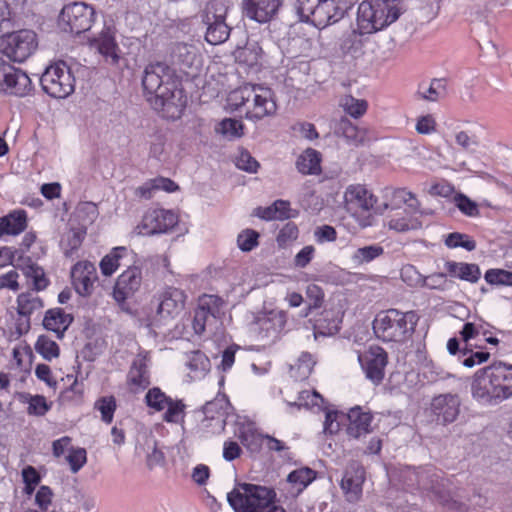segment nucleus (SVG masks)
<instances>
[{
    "label": "nucleus",
    "mask_w": 512,
    "mask_h": 512,
    "mask_svg": "<svg viewBox=\"0 0 512 512\" xmlns=\"http://www.w3.org/2000/svg\"><path fill=\"white\" fill-rule=\"evenodd\" d=\"M387 226L390 230H394L398 233H405L409 231H415L422 227V221L420 216L413 214L395 215L391 217Z\"/></svg>",
    "instance_id": "40"
},
{
    "label": "nucleus",
    "mask_w": 512,
    "mask_h": 512,
    "mask_svg": "<svg viewBox=\"0 0 512 512\" xmlns=\"http://www.w3.org/2000/svg\"><path fill=\"white\" fill-rule=\"evenodd\" d=\"M490 328L491 325L481 318H475L472 321H467L459 331L460 340L468 346L469 342L478 336L482 335L483 337H486L490 334Z\"/></svg>",
    "instance_id": "38"
},
{
    "label": "nucleus",
    "mask_w": 512,
    "mask_h": 512,
    "mask_svg": "<svg viewBox=\"0 0 512 512\" xmlns=\"http://www.w3.org/2000/svg\"><path fill=\"white\" fill-rule=\"evenodd\" d=\"M385 198V208H399L402 205H407L413 212L420 209V202L416 195L406 188H385L383 191Z\"/></svg>",
    "instance_id": "24"
},
{
    "label": "nucleus",
    "mask_w": 512,
    "mask_h": 512,
    "mask_svg": "<svg viewBox=\"0 0 512 512\" xmlns=\"http://www.w3.org/2000/svg\"><path fill=\"white\" fill-rule=\"evenodd\" d=\"M234 55L236 62L248 71L257 72L262 66L263 50L258 44L238 48Z\"/></svg>",
    "instance_id": "31"
},
{
    "label": "nucleus",
    "mask_w": 512,
    "mask_h": 512,
    "mask_svg": "<svg viewBox=\"0 0 512 512\" xmlns=\"http://www.w3.org/2000/svg\"><path fill=\"white\" fill-rule=\"evenodd\" d=\"M26 402L28 404L27 413L34 416H44L52 405L43 395H28Z\"/></svg>",
    "instance_id": "55"
},
{
    "label": "nucleus",
    "mask_w": 512,
    "mask_h": 512,
    "mask_svg": "<svg viewBox=\"0 0 512 512\" xmlns=\"http://www.w3.org/2000/svg\"><path fill=\"white\" fill-rule=\"evenodd\" d=\"M297 11L301 19L322 29L344 17V7L336 0H297Z\"/></svg>",
    "instance_id": "6"
},
{
    "label": "nucleus",
    "mask_w": 512,
    "mask_h": 512,
    "mask_svg": "<svg viewBox=\"0 0 512 512\" xmlns=\"http://www.w3.org/2000/svg\"><path fill=\"white\" fill-rule=\"evenodd\" d=\"M66 460L73 473H77L87 462V452L81 447H71Z\"/></svg>",
    "instance_id": "61"
},
{
    "label": "nucleus",
    "mask_w": 512,
    "mask_h": 512,
    "mask_svg": "<svg viewBox=\"0 0 512 512\" xmlns=\"http://www.w3.org/2000/svg\"><path fill=\"white\" fill-rule=\"evenodd\" d=\"M365 481V470L358 463L350 464L341 480V488L349 502H356L362 495V486Z\"/></svg>",
    "instance_id": "20"
},
{
    "label": "nucleus",
    "mask_w": 512,
    "mask_h": 512,
    "mask_svg": "<svg viewBox=\"0 0 512 512\" xmlns=\"http://www.w3.org/2000/svg\"><path fill=\"white\" fill-rule=\"evenodd\" d=\"M116 400L113 396L101 397L95 402V409L100 411L103 422L110 424L116 410Z\"/></svg>",
    "instance_id": "56"
},
{
    "label": "nucleus",
    "mask_w": 512,
    "mask_h": 512,
    "mask_svg": "<svg viewBox=\"0 0 512 512\" xmlns=\"http://www.w3.org/2000/svg\"><path fill=\"white\" fill-rule=\"evenodd\" d=\"M130 256L129 250L124 246H118L111 249L100 261L99 267L103 276H112L120 267L129 266L127 258Z\"/></svg>",
    "instance_id": "29"
},
{
    "label": "nucleus",
    "mask_w": 512,
    "mask_h": 512,
    "mask_svg": "<svg viewBox=\"0 0 512 512\" xmlns=\"http://www.w3.org/2000/svg\"><path fill=\"white\" fill-rule=\"evenodd\" d=\"M170 63L183 74L187 80H193L198 77L203 70V57L200 50L188 43H176L170 51Z\"/></svg>",
    "instance_id": "9"
},
{
    "label": "nucleus",
    "mask_w": 512,
    "mask_h": 512,
    "mask_svg": "<svg viewBox=\"0 0 512 512\" xmlns=\"http://www.w3.org/2000/svg\"><path fill=\"white\" fill-rule=\"evenodd\" d=\"M227 103L232 110H242L249 120H261L277 110L274 92L260 84L247 83L231 91Z\"/></svg>",
    "instance_id": "2"
},
{
    "label": "nucleus",
    "mask_w": 512,
    "mask_h": 512,
    "mask_svg": "<svg viewBox=\"0 0 512 512\" xmlns=\"http://www.w3.org/2000/svg\"><path fill=\"white\" fill-rule=\"evenodd\" d=\"M401 279L410 287H420L423 288V284L425 283V276H423L415 266L413 265H405L402 267Z\"/></svg>",
    "instance_id": "59"
},
{
    "label": "nucleus",
    "mask_w": 512,
    "mask_h": 512,
    "mask_svg": "<svg viewBox=\"0 0 512 512\" xmlns=\"http://www.w3.org/2000/svg\"><path fill=\"white\" fill-rule=\"evenodd\" d=\"M37 48L38 37L32 30L22 29L0 37V53L14 62H24Z\"/></svg>",
    "instance_id": "7"
},
{
    "label": "nucleus",
    "mask_w": 512,
    "mask_h": 512,
    "mask_svg": "<svg viewBox=\"0 0 512 512\" xmlns=\"http://www.w3.org/2000/svg\"><path fill=\"white\" fill-rule=\"evenodd\" d=\"M229 505L235 512H286L277 504V494L273 488L240 483L227 495Z\"/></svg>",
    "instance_id": "3"
},
{
    "label": "nucleus",
    "mask_w": 512,
    "mask_h": 512,
    "mask_svg": "<svg viewBox=\"0 0 512 512\" xmlns=\"http://www.w3.org/2000/svg\"><path fill=\"white\" fill-rule=\"evenodd\" d=\"M94 20V7L84 2H73L62 8L58 21L64 31L78 35L88 31Z\"/></svg>",
    "instance_id": "10"
},
{
    "label": "nucleus",
    "mask_w": 512,
    "mask_h": 512,
    "mask_svg": "<svg viewBox=\"0 0 512 512\" xmlns=\"http://www.w3.org/2000/svg\"><path fill=\"white\" fill-rule=\"evenodd\" d=\"M171 397L167 396L160 388L153 387L148 390L145 401L148 407L157 412L165 410Z\"/></svg>",
    "instance_id": "53"
},
{
    "label": "nucleus",
    "mask_w": 512,
    "mask_h": 512,
    "mask_svg": "<svg viewBox=\"0 0 512 512\" xmlns=\"http://www.w3.org/2000/svg\"><path fill=\"white\" fill-rule=\"evenodd\" d=\"M243 129L244 125L242 121L226 118L219 123L217 130L228 138H237L243 135Z\"/></svg>",
    "instance_id": "58"
},
{
    "label": "nucleus",
    "mask_w": 512,
    "mask_h": 512,
    "mask_svg": "<svg viewBox=\"0 0 512 512\" xmlns=\"http://www.w3.org/2000/svg\"><path fill=\"white\" fill-rule=\"evenodd\" d=\"M500 403L512 397V365L501 361L491 364Z\"/></svg>",
    "instance_id": "25"
},
{
    "label": "nucleus",
    "mask_w": 512,
    "mask_h": 512,
    "mask_svg": "<svg viewBox=\"0 0 512 512\" xmlns=\"http://www.w3.org/2000/svg\"><path fill=\"white\" fill-rule=\"evenodd\" d=\"M298 235V226L294 222H288L280 229L276 240L280 247H285L295 241Z\"/></svg>",
    "instance_id": "62"
},
{
    "label": "nucleus",
    "mask_w": 512,
    "mask_h": 512,
    "mask_svg": "<svg viewBox=\"0 0 512 512\" xmlns=\"http://www.w3.org/2000/svg\"><path fill=\"white\" fill-rule=\"evenodd\" d=\"M207 25L205 39L209 44L218 45L225 42L230 35V27L225 20L204 22Z\"/></svg>",
    "instance_id": "43"
},
{
    "label": "nucleus",
    "mask_w": 512,
    "mask_h": 512,
    "mask_svg": "<svg viewBox=\"0 0 512 512\" xmlns=\"http://www.w3.org/2000/svg\"><path fill=\"white\" fill-rule=\"evenodd\" d=\"M0 239L4 236H17L27 228V213L23 209L11 211L0 217Z\"/></svg>",
    "instance_id": "28"
},
{
    "label": "nucleus",
    "mask_w": 512,
    "mask_h": 512,
    "mask_svg": "<svg viewBox=\"0 0 512 512\" xmlns=\"http://www.w3.org/2000/svg\"><path fill=\"white\" fill-rule=\"evenodd\" d=\"M177 223L178 216L173 211L153 208L145 212L137 229L139 234L154 235L168 232L174 228Z\"/></svg>",
    "instance_id": "14"
},
{
    "label": "nucleus",
    "mask_w": 512,
    "mask_h": 512,
    "mask_svg": "<svg viewBox=\"0 0 512 512\" xmlns=\"http://www.w3.org/2000/svg\"><path fill=\"white\" fill-rule=\"evenodd\" d=\"M53 499V491L49 486L42 485L36 492L35 504L39 507L41 512H47Z\"/></svg>",
    "instance_id": "64"
},
{
    "label": "nucleus",
    "mask_w": 512,
    "mask_h": 512,
    "mask_svg": "<svg viewBox=\"0 0 512 512\" xmlns=\"http://www.w3.org/2000/svg\"><path fill=\"white\" fill-rule=\"evenodd\" d=\"M186 298L183 290L172 286L164 287L154 296L157 314L161 318H176L184 310Z\"/></svg>",
    "instance_id": "15"
},
{
    "label": "nucleus",
    "mask_w": 512,
    "mask_h": 512,
    "mask_svg": "<svg viewBox=\"0 0 512 512\" xmlns=\"http://www.w3.org/2000/svg\"><path fill=\"white\" fill-rule=\"evenodd\" d=\"M447 85V79L434 78L430 82H421L417 93L424 100L436 102L447 95Z\"/></svg>",
    "instance_id": "35"
},
{
    "label": "nucleus",
    "mask_w": 512,
    "mask_h": 512,
    "mask_svg": "<svg viewBox=\"0 0 512 512\" xmlns=\"http://www.w3.org/2000/svg\"><path fill=\"white\" fill-rule=\"evenodd\" d=\"M471 395L475 401L482 405L500 403L491 365L475 372L471 382Z\"/></svg>",
    "instance_id": "13"
},
{
    "label": "nucleus",
    "mask_w": 512,
    "mask_h": 512,
    "mask_svg": "<svg viewBox=\"0 0 512 512\" xmlns=\"http://www.w3.org/2000/svg\"><path fill=\"white\" fill-rule=\"evenodd\" d=\"M36 352L45 360L52 361L60 355L59 345L47 335H40L35 343Z\"/></svg>",
    "instance_id": "46"
},
{
    "label": "nucleus",
    "mask_w": 512,
    "mask_h": 512,
    "mask_svg": "<svg viewBox=\"0 0 512 512\" xmlns=\"http://www.w3.org/2000/svg\"><path fill=\"white\" fill-rule=\"evenodd\" d=\"M372 33L362 32L359 27L353 30L343 41L342 50L346 54L358 57L364 53V47L367 42V35Z\"/></svg>",
    "instance_id": "41"
},
{
    "label": "nucleus",
    "mask_w": 512,
    "mask_h": 512,
    "mask_svg": "<svg viewBox=\"0 0 512 512\" xmlns=\"http://www.w3.org/2000/svg\"><path fill=\"white\" fill-rule=\"evenodd\" d=\"M147 353H139L133 360L127 374V384L134 392L146 389L150 385Z\"/></svg>",
    "instance_id": "22"
},
{
    "label": "nucleus",
    "mask_w": 512,
    "mask_h": 512,
    "mask_svg": "<svg viewBox=\"0 0 512 512\" xmlns=\"http://www.w3.org/2000/svg\"><path fill=\"white\" fill-rule=\"evenodd\" d=\"M142 270L138 266L129 265L117 278L113 288V297L118 303H124L140 289Z\"/></svg>",
    "instance_id": "16"
},
{
    "label": "nucleus",
    "mask_w": 512,
    "mask_h": 512,
    "mask_svg": "<svg viewBox=\"0 0 512 512\" xmlns=\"http://www.w3.org/2000/svg\"><path fill=\"white\" fill-rule=\"evenodd\" d=\"M228 405L229 400L226 395L218 394L213 400L205 403L203 406V413L206 418H218L221 420V423L224 424V417L227 414Z\"/></svg>",
    "instance_id": "44"
},
{
    "label": "nucleus",
    "mask_w": 512,
    "mask_h": 512,
    "mask_svg": "<svg viewBox=\"0 0 512 512\" xmlns=\"http://www.w3.org/2000/svg\"><path fill=\"white\" fill-rule=\"evenodd\" d=\"M297 214L298 212L296 210L291 209L290 202L282 199L274 201L270 206H260L254 210V215L265 221H283L294 218Z\"/></svg>",
    "instance_id": "26"
},
{
    "label": "nucleus",
    "mask_w": 512,
    "mask_h": 512,
    "mask_svg": "<svg viewBox=\"0 0 512 512\" xmlns=\"http://www.w3.org/2000/svg\"><path fill=\"white\" fill-rule=\"evenodd\" d=\"M316 477L314 470L304 467L289 473L287 480L298 492L303 491Z\"/></svg>",
    "instance_id": "48"
},
{
    "label": "nucleus",
    "mask_w": 512,
    "mask_h": 512,
    "mask_svg": "<svg viewBox=\"0 0 512 512\" xmlns=\"http://www.w3.org/2000/svg\"><path fill=\"white\" fill-rule=\"evenodd\" d=\"M322 155L313 148H307L297 158V170L303 175H319L321 168Z\"/></svg>",
    "instance_id": "34"
},
{
    "label": "nucleus",
    "mask_w": 512,
    "mask_h": 512,
    "mask_svg": "<svg viewBox=\"0 0 512 512\" xmlns=\"http://www.w3.org/2000/svg\"><path fill=\"white\" fill-rule=\"evenodd\" d=\"M461 401L457 394H440L431 402V412L438 422L452 423L460 413Z\"/></svg>",
    "instance_id": "19"
},
{
    "label": "nucleus",
    "mask_w": 512,
    "mask_h": 512,
    "mask_svg": "<svg viewBox=\"0 0 512 512\" xmlns=\"http://www.w3.org/2000/svg\"><path fill=\"white\" fill-rule=\"evenodd\" d=\"M340 106L345 113L353 118L362 117L368 109V103L364 99H356L351 95H346L340 100Z\"/></svg>",
    "instance_id": "49"
},
{
    "label": "nucleus",
    "mask_w": 512,
    "mask_h": 512,
    "mask_svg": "<svg viewBox=\"0 0 512 512\" xmlns=\"http://www.w3.org/2000/svg\"><path fill=\"white\" fill-rule=\"evenodd\" d=\"M454 203L456 207L468 217H477L480 214L478 205L472 201L468 196L458 193L454 196Z\"/></svg>",
    "instance_id": "60"
},
{
    "label": "nucleus",
    "mask_w": 512,
    "mask_h": 512,
    "mask_svg": "<svg viewBox=\"0 0 512 512\" xmlns=\"http://www.w3.org/2000/svg\"><path fill=\"white\" fill-rule=\"evenodd\" d=\"M72 320V316L65 313L62 308H53L46 312L43 326L56 333L58 338H62Z\"/></svg>",
    "instance_id": "32"
},
{
    "label": "nucleus",
    "mask_w": 512,
    "mask_h": 512,
    "mask_svg": "<svg viewBox=\"0 0 512 512\" xmlns=\"http://www.w3.org/2000/svg\"><path fill=\"white\" fill-rule=\"evenodd\" d=\"M388 359L387 351L378 345H371L358 355L365 377L374 385H379L384 380Z\"/></svg>",
    "instance_id": "12"
},
{
    "label": "nucleus",
    "mask_w": 512,
    "mask_h": 512,
    "mask_svg": "<svg viewBox=\"0 0 512 512\" xmlns=\"http://www.w3.org/2000/svg\"><path fill=\"white\" fill-rule=\"evenodd\" d=\"M186 366L193 378H200L210 370V360L200 350L192 351L187 355Z\"/></svg>",
    "instance_id": "42"
},
{
    "label": "nucleus",
    "mask_w": 512,
    "mask_h": 512,
    "mask_svg": "<svg viewBox=\"0 0 512 512\" xmlns=\"http://www.w3.org/2000/svg\"><path fill=\"white\" fill-rule=\"evenodd\" d=\"M42 89L53 98H66L75 87V79L65 62H56L46 68L40 78Z\"/></svg>",
    "instance_id": "8"
},
{
    "label": "nucleus",
    "mask_w": 512,
    "mask_h": 512,
    "mask_svg": "<svg viewBox=\"0 0 512 512\" xmlns=\"http://www.w3.org/2000/svg\"><path fill=\"white\" fill-rule=\"evenodd\" d=\"M17 268L28 281L32 282L33 289L36 291H42L50 284L44 269L33 262L30 257L24 258L21 263L17 264Z\"/></svg>",
    "instance_id": "30"
},
{
    "label": "nucleus",
    "mask_w": 512,
    "mask_h": 512,
    "mask_svg": "<svg viewBox=\"0 0 512 512\" xmlns=\"http://www.w3.org/2000/svg\"><path fill=\"white\" fill-rule=\"evenodd\" d=\"M298 402L300 406L307 408L320 407L324 398L316 390H303L299 393Z\"/></svg>",
    "instance_id": "63"
},
{
    "label": "nucleus",
    "mask_w": 512,
    "mask_h": 512,
    "mask_svg": "<svg viewBox=\"0 0 512 512\" xmlns=\"http://www.w3.org/2000/svg\"><path fill=\"white\" fill-rule=\"evenodd\" d=\"M418 320L414 311L388 309L377 314L373 321V331L383 342L404 343L412 337Z\"/></svg>",
    "instance_id": "5"
},
{
    "label": "nucleus",
    "mask_w": 512,
    "mask_h": 512,
    "mask_svg": "<svg viewBox=\"0 0 512 512\" xmlns=\"http://www.w3.org/2000/svg\"><path fill=\"white\" fill-rule=\"evenodd\" d=\"M32 90V81L26 72L0 58V91L9 95L24 97Z\"/></svg>",
    "instance_id": "11"
},
{
    "label": "nucleus",
    "mask_w": 512,
    "mask_h": 512,
    "mask_svg": "<svg viewBox=\"0 0 512 512\" xmlns=\"http://www.w3.org/2000/svg\"><path fill=\"white\" fill-rule=\"evenodd\" d=\"M282 3V0H243L242 9L247 18L264 24L276 17Z\"/></svg>",
    "instance_id": "18"
},
{
    "label": "nucleus",
    "mask_w": 512,
    "mask_h": 512,
    "mask_svg": "<svg viewBox=\"0 0 512 512\" xmlns=\"http://www.w3.org/2000/svg\"><path fill=\"white\" fill-rule=\"evenodd\" d=\"M86 228L76 227L71 228L64 233L60 240V246L66 257H73L77 250L81 247L85 237Z\"/></svg>",
    "instance_id": "37"
},
{
    "label": "nucleus",
    "mask_w": 512,
    "mask_h": 512,
    "mask_svg": "<svg viewBox=\"0 0 512 512\" xmlns=\"http://www.w3.org/2000/svg\"><path fill=\"white\" fill-rule=\"evenodd\" d=\"M241 444L252 454L259 453L264 447L266 435L256 430L248 429L241 431L238 436Z\"/></svg>",
    "instance_id": "45"
},
{
    "label": "nucleus",
    "mask_w": 512,
    "mask_h": 512,
    "mask_svg": "<svg viewBox=\"0 0 512 512\" xmlns=\"http://www.w3.org/2000/svg\"><path fill=\"white\" fill-rule=\"evenodd\" d=\"M446 275L451 278L476 283L481 277V270L477 264L446 261L444 264Z\"/></svg>",
    "instance_id": "27"
},
{
    "label": "nucleus",
    "mask_w": 512,
    "mask_h": 512,
    "mask_svg": "<svg viewBox=\"0 0 512 512\" xmlns=\"http://www.w3.org/2000/svg\"><path fill=\"white\" fill-rule=\"evenodd\" d=\"M445 245L452 249L461 247L467 251H473L476 248V241L467 234L452 232L446 236Z\"/></svg>",
    "instance_id": "51"
},
{
    "label": "nucleus",
    "mask_w": 512,
    "mask_h": 512,
    "mask_svg": "<svg viewBox=\"0 0 512 512\" xmlns=\"http://www.w3.org/2000/svg\"><path fill=\"white\" fill-rule=\"evenodd\" d=\"M17 313L21 317H28L43 308L42 299L33 292H23L17 296Z\"/></svg>",
    "instance_id": "39"
},
{
    "label": "nucleus",
    "mask_w": 512,
    "mask_h": 512,
    "mask_svg": "<svg viewBox=\"0 0 512 512\" xmlns=\"http://www.w3.org/2000/svg\"><path fill=\"white\" fill-rule=\"evenodd\" d=\"M228 0H211L203 12V22L226 20Z\"/></svg>",
    "instance_id": "47"
},
{
    "label": "nucleus",
    "mask_w": 512,
    "mask_h": 512,
    "mask_svg": "<svg viewBox=\"0 0 512 512\" xmlns=\"http://www.w3.org/2000/svg\"><path fill=\"white\" fill-rule=\"evenodd\" d=\"M142 86L151 97L148 101L155 110H161L172 118H179L186 107L187 97L181 80L168 65L157 62L146 66Z\"/></svg>",
    "instance_id": "1"
},
{
    "label": "nucleus",
    "mask_w": 512,
    "mask_h": 512,
    "mask_svg": "<svg viewBox=\"0 0 512 512\" xmlns=\"http://www.w3.org/2000/svg\"><path fill=\"white\" fill-rule=\"evenodd\" d=\"M336 133L343 136L347 143L360 146L367 140V130L354 125L348 118L341 117L336 124Z\"/></svg>",
    "instance_id": "33"
},
{
    "label": "nucleus",
    "mask_w": 512,
    "mask_h": 512,
    "mask_svg": "<svg viewBox=\"0 0 512 512\" xmlns=\"http://www.w3.org/2000/svg\"><path fill=\"white\" fill-rule=\"evenodd\" d=\"M402 13V0H364L358 7L357 26L374 34L396 22Z\"/></svg>",
    "instance_id": "4"
},
{
    "label": "nucleus",
    "mask_w": 512,
    "mask_h": 512,
    "mask_svg": "<svg viewBox=\"0 0 512 512\" xmlns=\"http://www.w3.org/2000/svg\"><path fill=\"white\" fill-rule=\"evenodd\" d=\"M347 418L349 423L346 433L349 437L359 439L372 431L373 415L370 411H364L362 407L355 406L349 409Z\"/></svg>",
    "instance_id": "23"
},
{
    "label": "nucleus",
    "mask_w": 512,
    "mask_h": 512,
    "mask_svg": "<svg viewBox=\"0 0 512 512\" xmlns=\"http://www.w3.org/2000/svg\"><path fill=\"white\" fill-rule=\"evenodd\" d=\"M344 200L349 210L357 208L370 211L377 203V197L363 184L349 185L345 190Z\"/></svg>",
    "instance_id": "21"
},
{
    "label": "nucleus",
    "mask_w": 512,
    "mask_h": 512,
    "mask_svg": "<svg viewBox=\"0 0 512 512\" xmlns=\"http://www.w3.org/2000/svg\"><path fill=\"white\" fill-rule=\"evenodd\" d=\"M260 234L254 229H244L237 236V246L243 252H250L259 245Z\"/></svg>",
    "instance_id": "54"
},
{
    "label": "nucleus",
    "mask_w": 512,
    "mask_h": 512,
    "mask_svg": "<svg viewBox=\"0 0 512 512\" xmlns=\"http://www.w3.org/2000/svg\"><path fill=\"white\" fill-rule=\"evenodd\" d=\"M71 280L75 291L81 296H90L98 281L95 265L87 260L78 261L71 269Z\"/></svg>",
    "instance_id": "17"
},
{
    "label": "nucleus",
    "mask_w": 512,
    "mask_h": 512,
    "mask_svg": "<svg viewBox=\"0 0 512 512\" xmlns=\"http://www.w3.org/2000/svg\"><path fill=\"white\" fill-rule=\"evenodd\" d=\"M185 408L186 405L182 400L171 398L165 408L166 411L163 415V420L167 423H179L180 421H183L185 417Z\"/></svg>",
    "instance_id": "50"
},
{
    "label": "nucleus",
    "mask_w": 512,
    "mask_h": 512,
    "mask_svg": "<svg viewBox=\"0 0 512 512\" xmlns=\"http://www.w3.org/2000/svg\"><path fill=\"white\" fill-rule=\"evenodd\" d=\"M93 45L106 62L113 65L118 64L120 57L114 36L108 32H103L93 40Z\"/></svg>",
    "instance_id": "36"
},
{
    "label": "nucleus",
    "mask_w": 512,
    "mask_h": 512,
    "mask_svg": "<svg viewBox=\"0 0 512 512\" xmlns=\"http://www.w3.org/2000/svg\"><path fill=\"white\" fill-rule=\"evenodd\" d=\"M224 305V301L217 295H203L199 299L198 309L207 312L210 317L216 318Z\"/></svg>",
    "instance_id": "52"
},
{
    "label": "nucleus",
    "mask_w": 512,
    "mask_h": 512,
    "mask_svg": "<svg viewBox=\"0 0 512 512\" xmlns=\"http://www.w3.org/2000/svg\"><path fill=\"white\" fill-rule=\"evenodd\" d=\"M484 278L491 285L512 286V271L489 269L485 272Z\"/></svg>",
    "instance_id": "57"
}]
</instances>
